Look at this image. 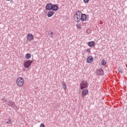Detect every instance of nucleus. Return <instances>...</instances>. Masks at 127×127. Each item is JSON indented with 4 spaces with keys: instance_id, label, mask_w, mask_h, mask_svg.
I'll list each match as a JSON object with an SVG mask.
<instances>
[{
    "instance_id": "1",
    "label": "nucleus",
    "mask_w": 127,
    "mask_h": 127,
    "mask_svg": "<svg viewBox=\"0 0 127 127\" xmlns=\"http://www.w3.org/2000/svg\"><path fill=\"white\" fill-rule=\"evenodd\" d=\"M73 19L75 22H79L80 20L85 21L87 19V15L85 14H82L81 11H78L74 13Z\"/></svg>"
},
{
    "instance_id": "2",
    "label": "nucleus",
    "mask_w": 127,
    "mask_h": 127,
    "mask_svg": "<svg viewBox=\"0 0 127 127\" xmlns=\"http://www.w3.org/2000/svg\"><path fill=\"white\" fill-rule=\"evenodd\" d=\"M16 84L18 87H22L24 85V79L22 77H18L16 80Z\"/></svg>"
},
{
    "instance_id": "3",
    "label": "nucleus",
    "mask_w": 127,
    "mask_h": 127,
    "mask_svg": "<svg viewBox=\"0 0 127 127\" xmlns=\"http://www.w3.org/2000/svg\"><path fill=\"white\" fill-rule=\"evenodd\" d=\"M33 62V61L28 60L25 61L24 62V66L25 68H29L30 66H31V64H32V63Z\"/></svg>"
},
{
    "instance_id": "4",
    "label": "nucleus",
    "mask_w": 127,
    "mask_h": 127,
    "mask_svg": "<svg viewBox=\"0 0 127 127\" xmlns=\"http://www.w3.org/2000/svg\"><path fill=\"white\" fill-rule=\"evenodd\" d=\"M88 87V82L86 81H83L80 83V89L81 90H83L85 89V88H87Z\"/></svg>"
},
{
    "instance_id": "5",
    "label": "nucleus",
    "mask_w": 127,
    "mask_h": 127,
    "mask_svg": "<svg viewBox=\"0 0 127 127\" xmlns=\"http://www.w3.org/2000/svg\"><path fill=\"white\" fill-rule=\"evenodd\" d=\"M88 94H89V90H88V89H84L82 91L81 96L82 98H85V96H87Z\"/></svg>"
},
{
    "instance_id": "6",
    "label": "nucleus",
    "mask_w": 127,
    "mask_h": 127,
    "mask_svg": "<svg viewBox=\"0 0 127 127\" xmlns=\"http://www.w3.org/2000/svg\"><path fill=\"white\" fill-rule=\"evenodd\" d=\"M27 39L28 41H31L33 40V35L31 33H29L27 35Z\"/></svg>"
},
{
    "instance_id": "7",
    "label": "nucleus",
    "mask_w": 127,
    "mask_h": 127,
    "mask_svg": "<svg viewBox=\"0 0 127 127\" xmlns=\"http://www.w3.org/2000/svg\"><path fill=\"white\" fill-rule=\"evenodd\" d=\"M93 61H94V59L92 56L87 57L86 59V63L91 64Z\"/></svg>"
},
{
    "instance_id": "8",
    "label": "nucleus",
    "mask_w": 127,
    "mask_h": 127,
    "mask_svg": "<svg viewBox=\"0 0 127 127\" xmlns=\"http://www.w3.org/2000/svg\"><path fill=\"white\" fill-rule=\"evenodd\" d=\"M52 5L53 4L51 3H48L46 6V9L51 10L52 9Z\"/></svg>"
},
{
    "instance_id": "9",
    "label": "nucleus",
    "mask_w": 127,
    "mask_h": 127,
    "mask_svg": "<svg viewBox=\"0 0 127 127\" xmlns=\"http://www.w3.org/2000/svg\"><path fill=\"white\" fill-rule=\"evenodd\" d=\"M54 15V11H50L48 12L47 15L48 17H51V16H53Z\"/></svg>"
},
{
    "instance_id": "10",
    "label": "nucleus",
    "mask_w": 127,
    "mask_h": 127,
    "mask_svg": "<svg viewBox=\"0 0 127 127\" xmlns=\"http://www.w3.org/2000/svg\"><path fill=\"white\" fill-rule=\"evenodd\" d=\"M59 8V7H58V6H57L56 5H52V10H54V11H57V10Z\"/></svg>"
},
{
    "instance_id": "11",
    "label": "nucleus",
    "mask_w": 127,
    "mask_h": 127,
    "mask_svg": "<svg viewBox=\"0 0 127 127\" xmlns=\"http://www.w3.org/2000/svg\"><path fill=\"white\" fill-rule=\"evenodd\" d=\"M88 45V46H89V47H93V46H95V42L94 41L89 42Z\"/></svg>"
},
{
    "instance_id": "12",
    "label": "nucleus",
    "mask_w": 127,
    "mask_h": 127,
    "mask_svg": "<svg viewBox=\"0 0 127 127\" xmlns=\"http://www.w3.org/2000/svg\"><path fill=\"white\" fill-rule=\"evenodd\" d=\"M62 85L64 90H67V85L64 81L62 82Z\"/></svg>"
},
{
    "instance_id": "13",
    "label": "nucleus",
    "mask_w": 127,
    "mask_h": 127,
    "mask_svg": "<svg viewBox=\"0 0 127 127\" xmlns=\"http://www.w3.org/2000/svg\"><path fill=\"white\" fill-rule=\"evenodd\" d=\"M82 26H83V24L82 23H77L76 24L77 28L81 29L82 28Z\"/></svg>"
},
{
    "instance_id": "14",
    "label": "nucleus",
    "mask_w": 127,
    "mask_h": 127,
    "mask_svg": "<svg viewBox=\"0 0 127 127\" xmlns=\"http://www.w3.org/2000/svg\"><path fill=\"white\" fill-rule=\"evenodd\" d=\"M25 59H30L31 58V55L29 53H28L25 55Z\"/></svg>"
},
{
    "instance_id": "15",
    "label": "nucleus",
    "mask_w": 127,
    "mask_h": 127,
    "mask_svg": "<svg viewBox=\"0 0 127 127\" xmlns=\"http://www.w3.org/2000/svg\"><path fill=\"white\" fill-rule=\"evenodd\" d=\"M101 65L102 66H106V65H107V62H106V61H105V60H102L101 62Z\"/></svg>"
},
{
    "instance_id": "16",
    "label": "nucleus",
    "mask_w": 127,
    "mask_h": 127,
    "mask_svg": "<svg viewBox=\"0 0 127 127\" xmlns=\"http://www.w3.org/2000/svg\"><path fill=\"white\" fill-rule=\"evenodd\" d=\"M97 75H103V69H100L97 72Z\"/></svg>"
},
{
    "instance_id": "17",
    "label": "nucleus",
    "mask_w": 127,
    "mask_h": 127,
    "mask_svg": "<svg viewBox=\"0 0 127 127\" xmlns=\"http://www.w3.org/2000/svg\"><path fill=\"white\" fill-rule=\"evenodd\" d=\"M6 124H9V125H11V120L10 119H8V121L6 122Z\"/></svg>"
},
{
    "instance_id": "18",
    "label": "nucleus",
    "mask_w": 127,
    "mask_h": 127,
    "mask_svg": "<svg viewBox=\"0 0 127 127\" xmlns=\"http://www.w3.org/2000/svg\"><path fill=\"white\" fill-rule=\"evenodd\" d=\"M119 72H120V73H123V68H122V66H121L119 69H118Z\"/></svg>"
},
{
    "instance_id": "19",
    "label": "nucleus",
    "mask_w": 127,
    "mask_h": 127,
    "mask_svg": "<svg viewBox=\"0 0 127 127\" xmlns=\"http://www.w3.org/2000/svg\"><path fill=\"white\" fill-rule=\"evenodd\" d=\"M90 0H83L84 3H88Z\"/></svg>"
},
{
    "instance_id": "20",
    "label": "nucleus",
    "mask_w": 127,
    "mask_h": 127,
    "mask_svg": "<svg viewBox=\"0 0 127 127\" xmlns=\"http://www.w3.org/2000/svg\"><path fill=\"white\" fill-rule=\"evenodd\" d=\"M40 127H45V125L43 124H41L40 126Z\"/></svg>"
},
{
    "instance_id": "21",
    "label": "nucleus",
    "mask_w": 127,
    "mask_h": 127,
    "mask_svg": "<svg viewBox=\"0 0 127 127\" xmlns=\"http://www.w3.org/2000/svg\"><path fill=\"white\" fill-rule=\"evenodd\" d=\"M51 35H52L51 36V37H53V35H54V33H53V32H51Z\"/></svg>"
},
{
    "instance_id": "22",
    "label": "nucleus",
    "mask_w": 127,
    "mask_h": 127,
    "mask_svg": "<svg viewBox=\"0 0 127 127\" xmlns=\"http://www.w3.org/2000/svg\"><path fill=\"white\" fill-rule=\"evenodd\" d=\"M86 51L88 52V53H91V51H90V49H87Z\"/></svg>"
},
{
    "instance_id": "23",
    "label": "nucleus",
    "mask_w": 127,
    "mask_h": 127,
    "mask_svg": "<svg viewBox=\"0 0 127 127\" xmlns=\"http://www.w3.org/2000/svg\"><path fill=\"white\" fill-rule=\"evenodd\" d=\"M7 0V1H9V0Z\"/></svg>"
}]
</instances>
